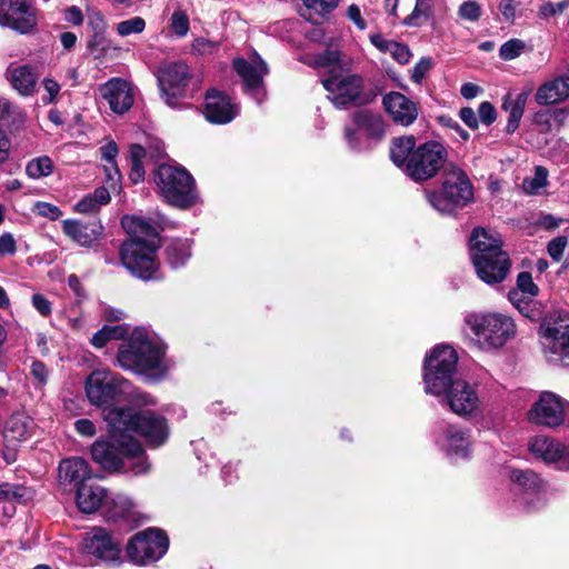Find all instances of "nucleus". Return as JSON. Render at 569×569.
<instances>
[{
  "mask_svg": "<svg viewBox=\"0 0 569 569\" xmlns=\"http://www.w3.org/2000/svg\"><path fill=\"white\" fill-rule=\"evenodd\" d=\"M106 515L112 520H132L134 518V505L132 500L121 493H117L106 500Z\"/></svg>",
  "mask_w": 569,
  "mask_h": 569,
  "instance_id": "35",
  "label": "nucleus"
},
{
  "mask_svg": "<svg viewBox=\"0 0 569 569\" xmlns=\"http://www.w3.org/2000/svg\"><path fill=\"white\" fill-rule=\"evenodd\" d=\"M390 159L411 180L423 182L435 178L445 168L448 150L436 140L417 146L416 137L409 134L392 139Z\"/></svg>",
  "mask_w": 569,
  "mask_h": 569,
  "instance_id": "2",
  "label": "nucleus"
},
{
  "mask_svg": "<svg viewBox=\"0 0 569 569\" xmlns=\"http://www.w3.org/2000/svg\"><path fill=\"white\" fill-rule=\"evenodd\" d=\"M542 353L549 361L569 367V312L556 309L546 313L538 328Z\"/></svg>",
  "mask_w": 569,
  "mask_h": 569,
  "instance_id": "8",
  "label": "nucleus"
},
{
  "mask_svg": "<svg viewBox=\"0 0 569 569\" xmlns=\"http://www.w3.org/2000/svg\"><path fill=\"white\" fill-rule=\"evenodd\" d=\"M161 98L171 108L181 107V101L192 98L199 90L198 82H192L189 66L183 61H172L159 68L157 73Z\"/></svg>",
  "mask_w": 569,
  "mask_h": 569,
  "instance_id": "10",
  "label": "nucleus"
},
{
  "mask_svg": "<svg viewBox=\"0 0 569 569\" xmlns=\"http://www.w3.org/2000/svg\"><path fill=\"white\" fill-rule=\"evenodd\" d=\"M426 198L439 213L456 216L460 209L472 202L473 187L461 168L450 164L445 169L441 187L426 190Z\"/></svg>",
  "mask_w": 569,
  "mask_h": 569,
  "instance_id": "6",
  "label": "nucleus"
},
{
  "mask_svg": "<svg viewBox=\"0 0 569 569\" xmlns=\"http://www.w3.org/2000/svg\"><path fill=\"white\" fill-rule=\"evenodd\" d=\"M467 325L487 348H501L516 335V325L512 318L503 313L471 315Z\"/></svg>",
  "mask_w": 569,
  "mask_h": 569,
  "instance_id": "12",
  "label": "nucleus"
},
{
  "mask_svg": "<svg viewBox=\"0 0 569 569\" xmlns=\"http://www.w3.org/2000/svg\"><path fill=\"white\" fill-rule=\"evenodd\" d=\"M192 241L189 239H174L166 248V260L173 269L183 267L191 257Z\"/></svg>",
  "mask_w": 569,
  "mask_h": 569,
  "instance_id": "36",
  "label": "nucleus"
},
{
  "mask_svg": "<svg viewBox=\"0 0 569 569\" xmlns=\"http://www.w3.org/2000/svg\"><path fill=\"white\" fill-rule=\"evenodd\" d=\"M100 92L109 103L110 109L118 114L126 113L134 101L131 84L121 78L108 80L100 88Z\"/></svg>",
  "mask_w": 569,
  "mask_h": 569,
  "instance_id": "23",
  "label": "nucleus"
},
{
  "mask_svg": "<svg viewBox=\"0 0 569 569\" xmlns=\"http://www.w3.org/2000/svg\"><path fill=\"white\" fill-rule=\"evenodd\" d=\"M144 28V20L141 17H133L131 19L119 22L117 24V32L121 37H127L133 33H141Z\"/></svg>",
  "mask_w": 569,
  "mask_h": 569,
  "instance_id": "46",
  "label": "nucleus"
},
{
  "mask_svg": "<svg viewBox=\"0 0 569 569\" xmlns=\"http://www.w3.org/2000/svg\"><path fill=\"white\" fill-rule=\"evenodd\" d=\"M302 2L309 12L308 19L312 20L313 14L320 18L329 14L337 8L339 0H302Z\"/></svg>",
  "mask_w": 569,
  "mask_h": 569,
  "instance_id": "41",
  "label": "nucleus"
},
{
  "mask_svg": "<svg viewBox=\"0 0 569 569\" xmlns=\"http://www.w3.org/2000/svg\"><path fill=\"white\" fill-rule=\"evenodd\" d=\"M433 66L430 57H422L413 67L411 72V80L415 83H421L426 74L431 70Z\"/></svg>",
  "mask_w": 569,
  "mask_h": 569,
  "instance_id": "51",
  "label": "nucleus"
},
{
  "mask_svg": "<svg viewBox=\"0 0 569 569\" xmlns=\"http://www.w3.org/2000/svg\"><path fill=\"white\" fill-rule=\"evenodd\" d=\"M6 76L19 94L24 97L34 94L39 78L37 67L31 64H10L7 69Z\"/></svg>",
  "mask_w": 569,
  "mask_h": 569,
  "instance_id": "26",
  "label": "nucleus"
},
{
  "mask_svg": "<svg viewBox=\"0 0 569 569\" xmlns=\"http://www.w3.org/2000/svg\"><path fill=\"white\" fill-rule=\"evenodd\" d=\"M458 13L461 19L475 22L480 19L482 10L477 1L469 0L460 4Z\"/></svg>",
  "mask_w": 569,
  "mask_h": 569,
  "instance_id": "48",
  "label": "nucleus"
},
{
  "mask_svg": "<svg viewBox=\"0 0 569 569\" xmlns=\"http://www.w3.org/2000/svg\"><path fill=\"white\" fill-rule=\"evenodd\" d=\"M469 243L471 261L478 278L489 286L505 281L511 261L509 254L502 250L500 237L478 227L473 229Z\"/></svg>",
  "mask_w": 569,
  "mask_h": 569,
  "instance_id": "3",
  "label": "nucleus"
},
{
  "mask_svg": "<svg viewBox=\"0 0 569 569\" xmlns=\"http://www.w3.org/2000/svg\"><path fill=\"white\" fill-rule=\"evenodd\" d=\"M503 19L507 22H513L516 18V1L515 0H501L498 6Z\"/></svg>",
  "mask_w": 569,
  "mask_h": 569,
  "instance_id": "64",
  "label": "nucleus"
},
{
  "mask_svg": "<svg viewBox=\"0 0 569 569\" xmlns=\"http://www.w3.org/2000/svg\"><path fill=\"white\" fill-rule=\"evenodd\" d=\"M510 481L520 491V502L528 510H535L545 503V493L541 490L542 481L531 470L513 469L509 473Z\"/></svg>",
  "mask_w": 569,
  "mask_h": 569,
  "instance_id": "18",
  "label": "nucleus"
},
{
  "mask_svg": "<svg viewBox=\"0 0 569 569\" xmlns=\"http://www.w3.org/2000/svg\"><path fill=\"white\" fill-rule=\"evenodd\" d=\"M0 26L26 34L37 26V19L27 0H0Z\"/></svg>",
  "mask_w": 569,
  "mask_h": 569,
  "instance_id": "17",
  "label": "nucleus"
},
{
  "mask_svg": "<svg viewBox=\"0 0 569 569\" xmlns=\"http://www.w3.org/2000/svg\"><path fill=\"white\" fill-rule=\"evenodd\" d=\"M119 541L104 528L93 527L83 533L82 552L101 561H116L120 556Z\"/></svg>",
  "mask_w": 569,
  "mask_h": 569,
  "instance_id": "16",
  "label": "nucleus"
},
{
  "mask_svg": "<svg viewBox=\"0 0 569 569\" xmlns=\"http://www.w3.org/2000/svg\"><path fill=\"white\" fill-rule=\"evenodd\" d=\"M431 6L429 0H416V6L412 12L405 19L407 26H421V18L428 19L431 16Z\"/></svg>",
  "mask_w": 569,
  "mask_h": 569,
  "instance_id": "43",
  "label": "nucleus"
},
{
  "mask_svg": "<svg viewBox=\"0 0 569 569\" xmlns=\"http://www.w3.org/2000/svg\"><path fill=\"white\" fill-rule=\"evenodd\" d=\"M103 226L100 220L83 222L77 219L62 221V231L72 241L84 248L93 247L103 234Z\"/></svg>",
  "mask_w": 569,
  "mask_h": 569,
  "instance_id": "22",
  "label": "nucleus"
},
{
  "mask_svg": "<svg viewBox=\"0 0 569 569\" xmlns=\"http://www.w3.org/2000/svg\"><path fill=\"white\" fill-rule=\"evenodd\" d=\"M232 67L241 78L244 91L260 103L266 93L263 78L269 73L266 61L254 52L251 61L243 58H236L232 62Z\"/></svg>",
  "mask_w": 569,
  "mask_h": 569,
  "instance_id": "15",
  "label": "nucleus"
},
{
  "mask_svg": "<svg viewBox=\"0 0 569 569\" xmlns=\"http://www.w3.org/2000/svg\"><path fill=\"white\" fill-rule=\"evenodd\" d=\"M322 84L329 93L328 98L339 109L370 104L382 91L378 84L365 88L363 78L356 73L330 74L322 80Z\"/></svg>",
  "mask_w": 569,
  "mask_h": 569,
  "instance_id": "9",
  "label": "nucleus"
},
{
  "mask_svg": "<svg viewBox=\"0 0 569 569\" xmlns=\"http://www.w3.org/2000/svg\"><path fill=\"white\" fill-rule=\"evenodd\" d=\"M37 213L41 217L48 218L52 221L58 220L60 217H62V211L59 207L49 203V202H38L37 206Z\"/></svg>",
  "mask_w": 569,
  "mask_h": 569,
  "instance_id": "56",
  "label": "nucleus"
},
{
  "mask_svg": "<svg viewBox=\"0 0 569 569\" xmlns=\"http://www.w3.org/2000/svg\"><path fill=\"white\" fill-rule=\"evenodd\" d=\"M530 92V89L522 90L519 93L508 92L502 98L501 108L509 113L506 126V132L508 134H512L519 128Z\"/></svg>",
  "mask_w": 569,
  "mask_h": 569,
  "instance_id": "29",
  "label": "nucleus"
},
{
  "mask_svg": "<svg viewBox=\"0 0 569 569\" xmlns=\"http://www.w3.org/2000/svg\"><path fill=\"white\" fill-rule=\"evenodd\" d=\"M31 376L34 380H37V385L34 388H41L47 383L48 380V369L46 365L41 361H33L31 365Z\"/></svg>",
  "mask_w": 569,
  "mask_h": 569,
  "instance_id": "59",
  "label": "nucleus"
},
{
  "mask_svg": "<svg viewBox=\"0 0 569 569\" xmlns=\"http://www.w3.org/2000/svg\"><path fill=\"white\" fill-rule=\"evenodd\" d=\"M73 209L79 213H94L100 208L90 197V194H87L74 204Z\"/></svg>",
  "mask_w": 569,
  "mask_h": 569,
  "instance_id": "62",
  "label": "nucleus"
},
{
  "mask_svg": "<svg viewBox=\"0 0 569 569\" xmlns=\"http://www.w3.org/2000/svg\"><path fill=\"white\" fill-rule=\"evenodd\" d=\"M529 421L555 428L566 423L569 428V402L556 393H541L528 412Z\"/></svg>",
  "mask_w": 569,
  "mask_h": 569,
  "instance_id": "14",
  "label": "nucleus"
},
{
  "mask_svg": "<svg viewBox=\"0 0 569 569\" xmlns=\"http://www.w3.org/2000/svg\"><path fill=\"white\" fill-rule=\"evenodd\" d=\"M315 62L318 67L329 68L331 74H337L336 70L340 68V51L327 49L319 53Z\"/></svg>",
  "mask_w": 569,
  "mask_h": 569,
  "instance_id": "44",
  "label": "nucleus"
},
{
  "mask_svg": "<svg viewBox=\"0 0 569 569\" xmlns=\"http://www.w3.org/2000/svg\"><path fill=\"white\" fill-rule=\"evenodd\" d=\"M171 28L178 37H183L189 31V19L182 11H174L171 16Z\"/></svg>",
  "mask_w": 569,
  "mask_h": 569,
  "instance_id": "52",
  "label": "nucleus"
},
{
  "mask_svg": "<svg viewBox=\"0 0 569 569\" xmlns=\"http://www.w3.org/2000/svg\"><path fill=\"white\" fill-rule=\"evenodd\" d=\"M569 97V77L562 76L541 84L535 100L540 106L559 103Z\"/></svg>",
  "mask_w": 569,
  "mask_h": 569,
  "instance_id": "27",
  "label": "nucleus"
},
{
  "mask_svg": "<svg viewBox=\"0 0 569 569\" xmlns=\"http://www.w3.org/2000/svg\"><path fill=\"white\" fill-rule=\"evenodd\" d=\"M548 183V170L542 166L535 169L532 178H527L523 181V189L529 194H536L540 189L545 188Z\"/></svg>",
  "mask_w": 569,
  "mask_h": 569,
  "instance_id": "42",
  "label": "nucleus"
},
{
  "mask_svg": "<svg viewBox=\"0 0 569 569\" xmlns=\"http://www.w3.org/2000/svg\"><path fill=\"white\" fill-rule=\"evenodd\" d=\"M121 395H84L100 411L110 436V441L97 440L92 443L91 456L104 470L144 475L150 470V462L142 443L132 433L141 437L149 448L157 449L168 441L170 427L162 415L150 409L137 410Z\"/></svg>",
  "mask_w": 569,
  "mask_h": 569,
  "instance_id": "1",
  "label": "nucleus"
},
{
  "mask_svg": "<svg viewBox=\"0 0 569 569\" xmlns=\"http://www.w3.org/2000/svg\"><path fill=\"white\" fill-rule=\"evenodd\" d=\"M517 296L518 292H509V299L516 306L519 312L531 321L542 322V319L546 316L542 305L531 298L517 299Z\"/></svg>",
  "mask_w": 569,
  "mask_h": 569,
  "instance_id": "37",
  "label": "nucleus"
},
{
  "mask_svg": "<svg viewBox=\"0 0 569 569\" xmlns=\"http://www.w3.org/2000/svg\"><path fill=\"white\" fill-rule=\"evenodd\" d=\"M163 348L151 341L141 330H134L129 340L123 342L117 353L119 365L142 376L147 383L163 379L166 370L160 368Z\"/></svg>",
  "mask_w": 569,
  "mask_h": 569,
  "instance_id": "4",
  "label": "nucleus"
},
{
  "mask_svg": "<svg viewBox=\"0 0 569 569\" xmlns=\"http://www.w3.org/2000/svg\"><path fill=\"white\" fill-rule=\"evenodd\" d=\"M17 251V242L10 232L0 236V256H13Z\"/></svg>",
  "mask_w": 569,
  "mask_h": 569,
  "instance_id": "61",
  "label": "nucleus"
},
{
  "mask_svg": "<svg viewBox=\"0 0 569 569\" xmlns=\"http://www.w3.org/2000/svg\"><path fill=\"white\" fill-rule=\"evenodd\" d=\"M168 537L159 529H147L134 535L127 547L130 560L137 565L157 561L168 550Z\"/></svg>",
  "mask_w": 569,
  "mask_h": 569,
  "instance_id": "13",
  "label": "nucleus"
},
{
  "mask_svg": "<svg viewBox=\"0 0 569 569\" xmlns=\"http://www.w3.org/2000/svg\"><path fill=\"white\" fill-rule=\"evenodd\" d=\"M552 112L550 110H540L533 114V123L540 132L547 133L552 129Z\"/></svg>",
  "mask_w": 569,
  "mask_h": 569,
  "instance_id": "55",
  "label": "nucleus"
},
{
  "mask_svg": "<svg viewBox=\"0 0 569 569\" xmlns=\"http://www.w3.org/2000/svg\"><path fill=\"white\" fill-rule=\"evenodd\" d=\"M146 157V149L140 144H132L129 151L130 158V172L129 179L132 183L137 184L144 179V168L142 164V159Z\"/></svg>",
  "mask_w": 569,
  "mask_h": 569,
  "instance_id": "39",
  "label": "nucleus"
},
{
  "mask_svg": "<svg viewBox=\"0 0 569 569\" xmlns=\"http://www.w3.org/2000/svg\"><path fill=\"white\" fill-rule=\"evenodd\" d=\"M104 488L98 485L82 483L77 489L76 501L79 510L83 513H92L107 500Z\"/></svg>",
  "mask_w": 569,
  "mask_h": 569,
  "instance_id": "32",
  "label": "nucleus"
},
{
  "mask_svg": "<svg viewBox=\"0 0 569 569\" xmlns=\"http://www.w3.org/2000/svg\"><path fill=\"white\" fill-rule=\"evenodd\" d=\"M518 289L530 297H535L539 292L538 286L533 282L532 276L528 271H522L517 277Z\"/></svg>",
  "mask_w": 569,
  "mask_h": 569,
  "instance_id": "49",
  "label": "nucleus"
},
{
  "mask_svg": "<svg viewBox=\"0 0 569 569\" xmlns=\"http://www.w3.org/2000/svg\"><path fill=\"white\" fill-rule=\"evenodd\" d=\"M59 480L64 485L80 486L90 478V468L88 462L79 457L64 459L59 465Z\"/></svg>",
  "mask_w": 569,
  "mask_h": 569,
  "instance_id": "30",
  "label": "nucleus"
},
{
  "mask_svg": "<svg viewBox=\"0 0 569 569\" xmlns=\"http://www.w3.org/2000/svg\"><path fill=\"white\" fill-rule=\"evenodd\" d=\"M567 247L568 238L566 236H558L548 242L547 252L553 261L559 262Z\"/></svg>",
  "mask_w": 569,
  "mask_h": 569,
  "instance_id": "47",
  "label": "nucleus"
},
{
  "mask_svg": "<svg viewBox=\"0 0 569 569\" xmlns=\"http://www.w3.org/2000/svg\"><path fill=\"white\" fill-rule=\"evenodd\" d=\"M101 159L114 167L116 173L120 176V171L116 166V158L118 156V146L114 141H109L100 148Z\"/></svg>",
  "mask_w": 569,
  "mask_h": 569,
  "instance_id": "57",
  "label": "nucleus"
},
{
  "mask_svg": "<svg viewBox=\"0 0 569 569\" xmlns=\"http://www.w3.org/2000/svg\"><path fill=\"white\" fill-rule=\"evenodd\" d=\"M459 117L470 129L476 130L479 127V119L472 108H461L459 111Z\"/></svg>",
  "mask_w": 569,
  "mask_h": 569,
  "instance_id": "63",
  "label": "nucleus"
},
{
  "mask_svg": "<svg viewBox=\"0 0 569 569\" xmlns=\"http://www.w3.org/2000/svg\"><path fill=\"white\" fill-rule=\"evenodd\" d=\"M238 113L236 104L223 92L210 89L204 96L203 114L206 119L216 124L231 122Z\"/></svg>",
  "mask_w": 569,
  "mask_h": 569,
  "instance_id": "20",
  "label": "nucleus"
},
{
  "mask_svg": "<svg viewBox=\"0 0 569 569\" xmlns=\"http://www.w3.org/2000/svg\"><path fill=\"white\" fill-rule=\"evenodd\" d=\"M389 54L400 64L408 63L412 56L408 46L400 42H396L391 46V51Z\"/></svg>",
  "mask_w": 569,
  "mask_h": 569,
  "instance_id": "58",
  "label": "nucleus"
},
{
  "mask_svg": "<svg viewBox=\"0 0 569 569\" xmlns=\"http://www.w3.org/2000/svg\"><path fill=\"white\" fill-rule=\"evenodd\" d=\"M479 120L486 124H492L497 119V111L495 106L489 101H483L478 108Z\"/></svg>",
  "mask_w": 569,
  "mask_h": 569,
  "instance_id": "54",
  "label": "nucleus"
},
{
  "mask_svg": "<svg viewBox=\"0 0 569 569\" xmlns=\"http://www.w3.org/2000/svg\"><path fill=\"white\" fill-rule=\"evenodd\" d=\"M33 308L42 316L48 317L52 312L51 302L41 293H34L31 298Z\"/></svg>",
  "mask_w": 569,
  "mask_h": 569,
  "instance_id": "60",
  "label": "nucleus"
},
{
  "mask_svg": "<svg viewBox=\"0 0 569 569\" xmlns=\"http://www.w3.org/2000/svg\"><path fill=\"white\" fill-rule=\"evenodd\" d=\"M569 7V0H561L557 3L546 2L539 8V17L548 19L561 14Z\"/></svg>",
  "mask_w": 569,
  "mask_h": 569,
  "instance_id": "50",
  "label": "nucleus"
},
{
  "mask_svg": "<svg viewBox=\"0 0 569 569\" xmlns=\"http://www.w3.org/2000/svg\"><path fill=\"white\" fill-rule=\"evenodd\" d=\"M526 48L525 41L521 39H510L506 41L499 49V56L502 60L509 61L518 58Z\"/></svg>",
  "mask_w": 569,
  "mask_h": 569,
  "instance_id": "45",
  "label": "nucleus"
},
{
  "mask_svg": "<svg viewBox=\"0 0 569 569\" xmlns=\"http://www.w3.org/2000/svg\"><path fill=\"white\" fill-rule=\"evenodd\" d=\"M439 403L458 416H469L479 408L477 393H436Z\"/></svg>",
  "mask_w": 569,
  "mask_h": 569,
  "instance_id": "31",
  "label": "nucleus"
},
{
  "mask_svg": "<svg viewBox=\"0 0 569 569\" xmlns=\"http://www.w3.org/2000/svg\"><path fill=\"white\" fill-rule=\"evenodd\" d=\"M53 171V162L48 156H41L31 159L26 167V173L31 179H40L51 174Z\"/></svg>",
  "mask_w": 569,
  "mask_h": 569,
  "instance_id": "40",
  "label": "nucleus"
},
{
  "mask_svg": "<svg viewBox=\"0 0 569 569\" xmlns=\"http://www.w3.org/2000/svg\"><path fill=\"white\" fill-rule=\"evenodd\" d=\"M158 246L137 239L126 240L119 251L122 266L136 278L143 281L160 280L157 260Z\"/></svg>",
  "mask_w": 569,
  "mask_h": 569,
  "instance_id": "11",
  "label": "nucleus"
},
{
  "mask_svg": "<svg viewBox=\"0 0 569 569\" xmlns=\"http://www.w3.org/2000/svg\"><path fill=\"white\" fill-rule=\"evenodd\" d=\"M437 442L451 459H465L470 455V437L459 427L446 428Z\"/></svg>",
  "mask_w": 569,
  "mask_h": 569,
  "instance_id": "24",
  "label": "nucleus"
},
{
  "mask_svg": "<svg viewBox=\"0 0 569 569\" xmlns=\"http://www.w3.org/2000/svg\"><path fill=\"white\" fill-rule=\"evenodd\" d=\"M386 112L397 124L409 127L418 118L419 108L417 103L398 91L387 93L382 99Z\"/></svg>",
  "mask_w": 569,
  "mask_h": 569,
  "instance_id": "21",
  "label": "nucleus"
},
{
  "mask_svg": "<svg viewBox=\"0 0 569 569\" xmlns=\"http://www.w3.org/2000/svg\"><path fill=\"white\" fill-rule=\"evenodd\" d=\"M529 451L546 463L569 470V447L548 436H536L528 443Z\"/></svg>",
  "mask_w": 569,
  "mask_h": 569,
  "instance_id": "19",
  "label": "nucleus"
},
{
  "mask_svg": "<svg viewBox=\"0 0 569 569\" xmlns=\"http://www.w3.org/2000/svg\"><path fill=\"white\" fill-rule=\"evenodd\" d=\"M355 126L371 139H381L385 136V121L381 114L368 109H360L352 113Z\"/></svg>",
  "mask_w": 569,
  "mask_h": 569,
  "instance_id": "33",
  "label": "nucleus"
},
{
  "mask_svg": "<svg viewBox=\"0 0 569 569\" xmlns=\"http://www.w3.org/2000/svg\"><path fill=\"white\" fill-rule=\"evenodd\" d=\"M154 182L166 202L187 209L198 200L193 177L182 166L160 164L154 172Z\"/></svg>",
  "mask_w": 569,
  "mask_h": 569,
  "instance_id": "7",
  "label": "nucleus"
},
{
  "mask_svg": "<svg viewBox=\"0 0 569 569\" xmlns=\"http://www.w3.org/2000/svg\"><path fill=\"white\" fill-rule=\"evenodd\" d=\"M130 382L110 369H96L86 379L84 391H128Z\"/></svg>",
  "mask_w": 569,
  "mask_h": 569,
  "instance_id": "25",
  "label": "nucleus"
},
{
  "mask_svg": "<svg viewBox=\"0 0 569 569\" xmlns=\"http://www.w3.org/2000/svg\"><path fill=\"white\" fill-rule=\"evenodd\" d=\"M218 42L208 40L202 37L194 39L192 42V51L201 56L212 54L218 51Z\"/></svg>",
  "mask_w": 569,
  "mask_h": 569,
  "instance_id": "53",
  "label": "nucleus"
},
{
  "mask_svg": "<svg viewBox=\"0 0 569 569\" xmlns=\"http://www.w3.org/2000/svg\"><path fill=\"white\" fill-rule=\"evenodd\" d=\"M458 355L447 345L436 346L423 361L425 391H475L488 383H470L457 377Z\"/></svg>",
  "mask_w": 569,
  "mask_h": 569,
  "instance_id": "5",
  "label": "nucleus"
},
{
  "mask_svg": "<svg viewBox=\"0 0 569 569\" xmlns=\"http://www.w3.org/2000/svg\"><path fill=\"white\" fill-rule=\"evenodd\" d=\"M124 325L103 326L91 338V343L97 348H103L111 340L123 339L128 335Z\"/></svg>",
  "mask_w": 569,
  "mask_h": 569,
  "instance_id": "38",
  "label": "nucleus"
},
{
  "mask_svg": "<svg viewBox=\"0 0 569 569\" xmlns=\"http://www.w3.org/2000/svg\"><path fill=\"white\" fill-rule=\"evenodd\" d=\"M33 421L24 413H13L4 425L3 437L7 447H16L32 433Z\"/></svg>",
  "mask_w": 569,
  "mask_h": 569,
  "instance_id": "28",
  "label": "nucleus"
},
{
  "mask_svg": "<svg viewBox=\"0 0 569 569\" xmlns=\"http://www.w3.org/2000/svg\"><path fill=\"white\" fill-rule=\"evenodd\" d=\"M121 223L130 234V239H137L158 246V231L148 220L139 217H124Z\"/></svg>",
  "mask_w": 569,
  "mask_h": 569,
  "instance_id": "34",
  "label": "nucleus"
}]
</instances>
